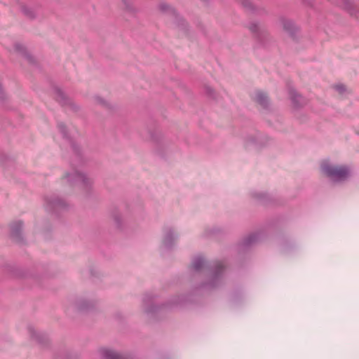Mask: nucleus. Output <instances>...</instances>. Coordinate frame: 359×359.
<instances>
[{"instance_id":"f257e3e1","label":"nucleus","mask_w":359,"mask_h":359,"mask_svg":"<svg viewBox=\"0 0 359 359\" xmlns=\"http://www.w3.org/2000/svg\"><path fill=\"white\" fill-rule=\"evenodd\" d=\"M156 295L152 293H146L142 299L144 313L154 319H156L165 311L183 304L187 300V297L184 295L176 296L168 302L160 304H156Z\"/></svg>"},{"instance_id":"f03ea898","label":"nucleus","mask_w":359,"mask_h":359,"mask_svg":"<svg viewBox=\"0 0 359 359\" xmlns=\"http://www.w3.org/2000/svg\"><path fill=\"white\" fill-rule=\"evenodd\" d=\"M206 268L210 271V277L208 281L201 283L196 286L194 291L210 292L217 290L224 285V272L225 266L220 262H215L213 264H206Z\"/></svg>"},{"instance_id":"7ed1b4c3","label":"nucleus","mask_w":359,"mask_h":359,"mask_svg":"<svg viewBox=\"0 0 359 359\" xmlns=\"http://www.w3.org/2000/svg\"><path fill=\"white\" fill-rule=\"evenodd\" d=\"M322 171L334 182L346 181L351 176V170L348 166H332L329 163L322 165Z\"/></svg>"},{"instance_id":"20e7f679","label":"nucleus","mask_w":359,"mask_h":359,"mask_svg":"<svg viewBox=\"0 0 359 359\" xmlns=\"http://www.w3.org/2000/svg\"><path fill=\"white\" fill-rule=\"evenodd\" d=\"M44 200L46 211L56 217L62 212L67 210L69 207L65 200L55 194L45 196Z\"/></svg>"},{"instance_id":"39448f33","label":"nucleus","mask_w":359,"mask_h":359,"mask_svg":"<svg viewBox=\"0 0 359 359\" xmlns=\"http://www.w3.org/2000/svg\"><path fill=\"white\" fill-rule=\"evenodd\" d=\"M57 128L62 135V137L66 140L70 144L72 149L76 158V162H71V165L73 168L77 167L83 163V158L81 154V149L80 147L73 140V139L69 135L67 127L62 122L58 123Z\"/></svg>"},{"instance_id":"423d86ee","label":"nucleus","mask_w":359,"mask_h":359,"mask_svg":"<svg viewBox=\"0 0 359 359\" xmlns=\"http://www.w3.org/2000/svg\"><path fill=\"white\" fill-rule=\"evenodd\" d=\"M65 178L70 185L79 184L87 193L91 188V181L82 172L76 170L73 172H67L65 175Z\"/></svg>"},{"instance_id":"0eeeda50","label":"nucleus","mask_w":359,"mask_h":359,"mask_svg":"<svg viewBox=\"0 0 359 359\" xmlns=\"http://www.w3.org/2000/svg\"><path fill=\"white\" fill-rule=\"evenodd\" d=\"M23 227L24 223L22 220L15 221L10 226V237L15 243L20 245H24L27 243L22 233Z\"/></svg>"},{"instance_id":"6e6552de","label":"nucleus","mask_w":359,"mask_h":359,"mask_svg":"<svg viewBox=\"0 0 359 359\" xmlns=\"http://www.w3.org/2000/svg\"><path fill=\"white\" fill-rule=\"evenodd\" d=\"M283 31L294 41H298L300 32L299 27L290 19L281 18Z\"/></svg>"},{"instance_id":"1a4fd4ad","label":"nucleus","mask_w":359,"mask_h":359,"mask_svg":"<svg viewBox=\"0 0 359 359\" xmlns=\"http://www.w3.org/2000/svg\"><path fill=\"white\" fill-rule=\"evenodd\" d=\"M159 9L162 13H168L170 14L175 19V23L182 30H187V24L186 21L180 16L175 8L170 7L168 4L162 3L159 5Z\"/></svg>"},{"instance_id":"9d476101","label":"nucleus","mask_w":359,"mask_h":359,"mask_svg":"<svg viewBox=\"0 0 359 359\" xmlns=\"http://www.w3.org/2000/svg\"><path fill=\"white\" fill-rule=\"evenodd\" d=\"M260 238L261 233L259 232H255L249 234L246 237L243 238V240L238 243V250L239 252L246 250L248 248L258 243Z\"/></svg>"},{"instance_id":"9b49d317","label":"nucleus","mask_w":359,"mask_h":359,"mask_svg":"<svg viewBox=\"0 0 359 359\" xmlns=\"http://www.w3.org/2000/svg\"><path fill=\"white\" fill-rule=\"evenodd\" d=\"M177 238L178 236L175 233L172 228L169 226H165L163 228V237L162 243L165 250H172Z\"/></svg>"},{"instance_id":"f8f14e48","label":"nucleus","mask_w":359,"mask_h":359,"mask_svg":"<svg viewBox=\"0 0 359 359\" xmlns=\"http://www.w3.org/2000/svg\"><path fill=\"white\" fill-rule=\"evenodd\" d=\"M54 92L56 95V101L62 106H69L74 111H77L79 107L71 102L69 98L59 87H54Z\"/></svg>"},{"instance_id":"ddd939ff","label":"nucleus","mask_w":359,"mask_h":359,"mask_svg":"<svg viewBox=\"0 0 359 359\" xmlns=\"http://www.w3.org/2000/svg\"><path fill=\"white\" fill-rule=\"evenodd\" d=\"M289 97L292 108L295 110H299L306 104L305 99L294 88H289Z\"/></svg>"},{"instance_id":"4468645a","label":"nucleus","mask_w":359,"mask_h":359,"mask_svg":"<svg viewBox=\"0 0 359 359\" xmlns=\"http://www.w3.org/2000/svg\"><path fill=\"white\" fill-rule=\"evenodd\" d=\"M247 27L259 43H264L266 34L265 30L260 28L257 22H250Z\"/></svg>"},{"instance_id":"2eb2a0df","label":"nucleus","mask_w":359,"mask_h":359,"mask_svg":"<svg viewBox=\"0 0 359 359\" xmlns=\"http://www.w3.org/2000/svg\"><path fill=\"white\" fill-rule=\"evenodd\" d=\"M28 332L30 337L35 339L40 345H48V337L46 334L36 331L34 328L31 325L28 326Z\"/></svg>"},{"instance_id":"dca6fc26","label":"nucleus","mask_w":359,"mask_h":359,"mask_svg":"<svg viewBox=\"0 0 359 359\" xmlns=\"http://www.w3.org/2000/svg\"><path fill=\"white\" fill-rule=\"evenodd\" d=\"M76 309L80 312H88L92 311L95 307V302L84 299L77 301Z\"/></svg>"},{"instance_id":"f3484780","label":"nucleus","mask_w":359,"mask_h":359,"mask_svg":"<svg viewBox=\"0 0 359 359\" xmlns=\"http://www.w3.org/2000/svg\"><path fill=\"white\" fill-rule=\"evenodd\" d=\"M255 101L266 110L269 109L270 102L267 95L262 91L256 93Z\"/></svg>"},{"instance_id":"a211bd4d","label":"nucleus","mask_w":359,"mask_h":359,"mask_svg":"<svg viewBox=\"0 0 359 359\" xmlns=\"http://www.w3.org/2000/svg\"><path fill=\"white\" fill-rule=\"evenodd\" d=\"M269 140L267 137H248L245 139V144H254L257 147H263L266 144V142Z\"/></svg>"},{"instance_id":"6ab92c4d","label":"nucleus","mask_w":359,"mask_h":359,"mask_svg":"<svg viewBox=\"0 0 359 359\" xmlns=\"http://www.w3.org/2000/svg\"><path fill=\"white\" fill-rule=\"evenodd\" d=\"M251 195L254 198L263 204H269L272 202L271 196L267 193L253 191L251 193Z\"/></svg>"},{"instance_id":"aec40b11","label":"nucleus","mask_w":359,"mask_h":359,"mask_svg":"<svg viewBox=\"0 0 359 359\" xmlns=\"http://www.w3.org/2000/svg\"><path fill=\"white\" fill-rule=\"evenodd\" d=\"M205 265V262L202 256H197L191 262V267L196 271H200Z\"/></svg>"},{"instance_id":"412c9836","label":"nucleus","mask_w":359,"mask_h":359,"mask_svg":"<svg viewBox=\"0 0 359 359\" xmlns=\"http://www.w3.org/2000/svg\"><path fill=\"white\" fill-rule=\"evenodd\" d=\"M238 2L249 13H255L256 8L250 0H237Z\"/></svg>"},{"instance_id":"4be33fe9","label":"nucleus","mask_w":359,"mask_h":359,"mask_svg":"<svg viewBox=\"0 0 359 359\" xmlns=\"http://www.w3.org/2000/svg\"><path fill=\"white\" fill-rule=\"evenodd\" d=\"M21 11L23 14L29 19L33 20L36 18V14L34 10L28 6H22Z\"/></svg>"},{"instance_id":"5701e85b","label":"nucleus","mask_w":359,"mask_h":359,"mask_svg":"<svg viewBox=\"0 0 359 359\" xmlns=\"http://www.w3.org/2000/svg\"><path fill=\"white\" fill-rule=\"evenodd\" d=\"M149 133L151 140L156 144L159 143L161 138V132L155 129L154 131L149 130Z\"/></svg>"},{"instance_id":"b1692460","label":"nucleus","mask_w":359,"mask_h":359,"mask_svg":"<svg viewBox=\"0 0 359 359\" xmlns=\"http://www.w3.org/2000/svg\"><path fill=\"white\" fill-rule=\"evenodd\" d=\"M111 217L116 223V227L118 229H121L122 224L121 216L116 210H114L113 212H111Z\"/></svg>"},{"instance_id":"393cba45","label":"nucleus","mask_w":359,"mask_h":359,"mask_svg":"<svg viewBox=\"0 0 359 359\" xmlns=\"http://www.w3.org/2000/svg\"><path fill=\"white\" fill-rule=\"evenodd\" d=\"M95 100L102 107H104L106 109H111V105L107 101H106L105 100H104L101 97L95 96Z\"/></svg>"},{"instance_id":"a878e982","label":"nucleus","mask_w":359,"mask_h":359,"mask_svg":"<svg viewBox=\"0 0 359 359\" xmlns=\"http://www.w3.org/2000/svg\"><path fill=\"white\" fill-rule=\"evenodd\" d=\"M122 1H123V4L125 6V9L128 12L131 13H135L136 10L133 6L132 3H131V1L130 0H122Z\"/></svg>"},{"instance_id":"bb28decb","label":"nucleus","mask_w":359,"mask_h":359,"mask_svg":"<svg viewBox=\"0 0 359 359\" xmlns=\"http://www.w3.org/2000/svg\"><path fill=\"white\" fill-rule=\"evenodd\" d=\"M14 48L15 51L20 53L22 55H24L27 52L26 47L19 43H17L14 45Z\"/></svg>"},{"instance_id":"cd10ccee","label":"nucleus","mask_w":359,"mask_h":359,"mask_svg":"<svg viewBox=\"0 0 359 359\" xmlns=\"http://www.w3.org/2000/svg\"><path fill=\"white\" fill-rule=\"evenodd\" d=\"M205 94L208 97H211L212 99L215 98V92L214 89L212 88L211 87L208 86H205Z\"/></svg>"},{"instance_id":"c85d7f7f","label":"nucleus","mask_w":359,"mask_h":359,"mask_svg":"<svg viewBox=\"0 0 359 359\" xmlns=\"http://www.w3.org/2000/svg\"><path fill=\"white\" fill-rule=\"evenodd\" d=\"M334 89L341 94L344 93L346 90L345 85L342 83L335 85Z\"/></svg>"},{"instance_id":"c756f323","label":"nucleus","mask_w":359,"mask_h":359,"mask_svg":"<svg viewBox=\"0 0 359 359\" xmlns=\"http://www.w3.org/2000/svg\"><path fill=\"white\" fill-rule=\"evenodd\" d=\"M23 56L29 63H31V64L35 63L34 57L28 52H27Z\"/></svg>"},{"instance_id":"7c9ffc66","label":"nucleus","mask_w":359,"mask_h":359,"mask_svg":"<svg viewBox=\"0 0 359 359\" xmlns=\"http://www.w3.org/2000/svg\"><path fill=\"white\" fill-rule=\"evenodd\" d=\"M219 231V229H217V228H212L211 229H209V230L205 231V235L207 236H208L214 235V234L218 233Z\"/></svg>"},{"instance_id":"2f4dec72","label":"nucleus","mask_w":359,"mask_h":359,"mask_svg":"<svg viewBox=\"0 0 359 359\" xmlns=\"http://www.w3.org/2000/svg\"><path fill=\"white\" fill-rule=\"evenodd\" d=\"M4 161H9V160L8 159V158L6 156H1L0 157V163H1L2 165H4Z\"/></svg>"},{"instance_id":"473e14b6","label":"nucleus","mask_w":359,"mask_h":359,"mask_svg":"<svg viewBox=\"0 0 359 359\" xmlns=\"http://www.w3.org/2000/svg\"><path fill=\"white\" fill-rule=\"evenodd\" d=\"M201 30L205 33V31H204V28L201 25Z\"/></svg>"},{"instance_id":"72a5a7b5","label":"nucleus","mask_w":359,"mask_h":359,"mask_svg":"<svg viewBox=\"0 0 359 359\" xmlns=\"http://www.w3.org/2000/svg\"><path fill=\"white\" fill-rule=\"evenodd\" d=\"M90 273H91L92 275H93V270H90Z\"/></svg>"},{"instance_id":"f704fd0d","label":"nucleus","mask_w":359,"mask_h":359,"mask_svg":"<svg viewBox=\"0 0 359 359\" xmlns=\"http://www.w3.org/2000/svg\"><path fill=\"white\" fill-rule=\"evenodd\" d=\"M60 359H64V358H60Z\"/></svg>"}]
</instances>
